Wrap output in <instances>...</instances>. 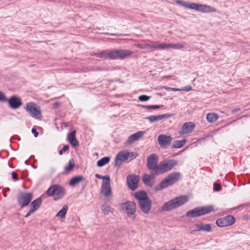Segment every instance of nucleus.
<instances>
[{"label": "nucleus", "mask_w": 250, "mask_h": 250, "mask_svg": "<svg viewBox=\"0 0 250 250\" xmlns=\"http://www.w3.org/2000/svg\"><path fill=\"white\" fill-rule=\"evenodd\" d=\"M102 212L104 215H108L109 212H112L113 209L109 206H102L101 208Z\"/></svg>", "instance_id": "obj_32"}, {"label": "nucleus", "mask_w": 250, "mask_h": 250, "mask_svg": "<svg viewBox=\"0 0 250 250\" xmlns=\"http://www.w3.org/2000/svg\"><path fill=\"white\" fill-rule=\"evenodd\" d=\"M11 175H12V177L13 179H14L15 180H18L17 174L15 172H13L12 173Z\"/></svg>", "instance_id": "obj_46"}, {"label": "nucleus", "mask_w": 250, "mask_h": 250, "mask_svg": "<svg viewBox=\"0 0 250 250\" xmlns=\"http://www.w3.org/2000/svg\"><path fill=\"white\" fill-rule=\"evenodd\" d=\"M42 200L41 197L38 198L31 203L32 208L29 209L28 212L25 216V218L29 217L31 214L33 213L41 206Z\"/></svg>", "instance_id": "obj_19"}, {"label": "nucleus", "mask_w": 250, "mask_h": 250, "mask_svg": "<svg viewBox=\"0 0 250 250\" xmlns=\"http://www.w3.org/2000/svg\"><path fill=\"white\" fill-rule=\"evenodd\" d=\"M67 206L63 205V218H65V214L67 210Z\"/></svg>", "instance_id": "obj_44"}, {"label": "nucleus", "mask_w": 250, "mask_h": 250, "mask_svg": "<svg viewBox=\"0 0 250 250\" xmlns=\"http://www.w3.org/2000/svg\"><path fill=\"white\" fill-rule=\"evenodd\" d=\"M150 99V97L146 95H142L139 97L138 99L141 102H146Z\"/></svg>", "instance_id": "obj_37"}, {"label": "nucleus", "mask_w": 250, "mask_h": 250, "mask_svg": "<svg viewBox=\"0 0 250 250\" xmlns=\"http://www.w3.org/2000/svg\"><path fill=\"white\" fill-rule=\"evenodd\" d=\"M191 89H192V87L190 85H188V86H185L184 87H182L181 90L182 91L188 92V91H190Z\"/></svg>", "instance_id": "obj_41"}, {"label": "nucleus", "mask_w": 250, "mask_h": 250, "mask_svg": "<svg viewBox=\"0 0 250 250\" xmlns=\"http://www.w3.org/2000/svg\"><path fill=\"white\" fill-rule=\"evenodd\" d=\"M63 126H67V125L65 123H63Z\"/></svg>", "instance_id": "obj_52"}, {"label": "nucleus", "mask_w": 250, "mask_h": 250, "mask_svg": "<svg viewBox=\"0 0 250 250\" xmlns=\"http://www.w3.org/2000/svg\"><path fill=\"white\" fill-rule=\"evenodd\" d=\"M240 110V108H234V109H232L231 112H232V114H235L236 112L239 111Z\"/></svg>", "instance_id": "obj_48"}, {"label": "nucleus", "mask_w": 250, "mask_h": 250, "mask_svg": "<svg viewBox=\"0 0 250 250\" xmlns=\"http://www.w3.org/2000/svg\"><path fill=\"white\" fill-rule=\"evenodd\" d=\"M62 188L57 185L50 187L46 191V193L50 196H52L55 200L60 199L62 196Z\"/></svg>", "instance_id": "obj_11"}, {"label": "nucleus", "mask_w": 250, "mask_h": 250, "mask_svg": "<svg viewBox=\"0 0 250 250\" xmlns=\"http://www.w3.org/2000/svg\"><path fill=\"white\" fill-rule=\"evenodd\" d=\"M7 100L4 94L2 92H0V101L5 102Z\"/></svg>", "instance_id": "obj_42"}, {"label": "nucleus", "mask_w": 250, "mask_h": 250, "mask_svg": "<svg viewBox=\"0 0 250 250\" xmlns=\"http://www.w3.org/2000/svg\"><path fill=\"white\" fill-rule=\"evenodd\" d=\"M57 217H60V218H62V208L61 209L57 214Z\"/></svg>", "instance_id": "obj_45"}, {"label": "nucleus", "mask_w": 250, "mask_h": 250, "mask_svg": "<svg viewBox=\"0 0 250 250\" xmlns=\"http://www.w3.org/2000/svg\"><path fill=\"white\" fill-rule=\"evenodd\" d=\"M126 154L127 159L130 158L131 160L135 159L137 157L136 154L134 152H126Z\"/></svg>", "instance_id": "obj_38"}, {"label": "nucleus", "mask_w": 250, "mask_h": 250, "mask_svg": "<svg viewBox=\"0 0 250 250\" xmlns=\"http://www.w3.org/2000/svg\"><path fill=\"white\" fill-rule=\"evenodd\" d=\"M216 224L218 227L220 228L228 227L223 217L217 219Z\"/></svg>", "instance_id": "obj_34"}, {"label": "nucleus", "mask_w": 250, "mask_h": 250, "mask_svg": "<svg viewBox=\"0 0 250 250\" xmlns=\"http://www.w3.org/2000/svg\"><path fill=\"white\" fill-rule=\"evenodd\" d=\"M11 108L17 109L22 104L21 100L16 96H12L8 101Z\"/></svg>", "instance_id": "obj_22"}, {"label": "nucleus", "mask_w": 250, "mask_h": 250, "mask_svg": "<svg viewBox=\"0 0 250 250\" xmlns=\"http://www.w3.org/2000/svg\"><path fill=\"white\" fill-rule=\"evenodd\" d=\"M138 46L139 48L141 49H148V48H153L155 49H162V48L163 46H162V43L161 44H149V43H146L144 44H140L138 45Z\"/></svg>", "instance_id": "obj_23"}, {"label": "nucleus", "mask_w": 250, "mask_h": 250, "mask_svg": "<svg viewBox=\"0 0 250 250\" xmlns=\"http://www.w3.org/2000/svg\"><path fill=\"white\" fill-rule=\"evenodd\" d=\"M164 88L166 89H170L172 91H180V90H181V89H179L178 88H167V87H164Z\"/></svg>", "instance_id": "obj_47"}, {"label": "nucleus", "mask_w": 250, "mask_h": 250, "mask_svg": "<svg viewBox=\"0 0 250 250\" xmlns=\"http://www.w3.org/2000/svg\"><path fill=\"white\" fill-rule=\"evenodd\" d=\"M43 250H45V249H44Z\"/></svg>", "instance_id": "obj_54"}, {"label": "nucleus", "mask_w": 250, "mask_h": 250, "mask_svg": "<svg viewBox=\"0 0 250 250\" xmlns=\"http://www.w3.org/2000/svg\"><path fill=\"white\" fill-rule=\"evenodd\" d=\"M181 176L180 173L178 172H173L169 174L162 180L158 185L156 186L155 190L157 191L161 190L173 185L179 180Z\"/></svg>", "instance_id": "obj_5"}, {"label": "nucleus", "mask_w": 250, "mask_h": 250, "mask_svg": "<svg viewBox=\"0 0 250 250\" xmlns=\"http://www.w3.org/2000/svg\"><path fill=\"white\" fill-rule=\"evenodd\" d=\"M173 116V114L169 113H166L164 114L160 115L161 120L169 118Z\"/></svg>", "instance_id": "obj_39"}, {"label": "nucleus", "mask_w": 250, "mask_h": 250, "mask_svg": "<svg viewBox=\"0 0 250 250\" xmlns=\"http://www.w3.org/2000/svg\"><path fill=\"white\" fill-rule=\"evenodd\" d=\"M158 157L156 154L149 155L147 158L146 166L148 170L154 174H157L159 165H158Z\"/></svg>", "instance_id": "obj_9"}, {"label": "nucleus", "mask_w": 250, "mask_h": 250, "mask_svg": "<svg viewBox=\"0 0 250 250\" xmlns=\"http://www.w3.org/2000/svg\"><path fill=\"white\" fill-rule=\"evenodd\" d=\"M162 46H163L162 49H165L168 48H171L174 49H181L184 47V45L181 43L172 44V43H162Z\"/></svg>", "instance_id": "obj_25"}, {"label": "nucleus", "mask_w": 250, "mask_h": 250, "mask_svg": "<svg viewBox=\"0 0 250 250\" xmlns=\"http://www.w3.org/2000/svg\"><path fill=\"white\" fill-rule=\"evenodd\" d=\"M213 189L215 191H220L221 189V187L220 185L216 183H214Z\"/></svg>", "instance_id": "obj_40"}, {"label": "nucleus", "mask_w": 250, "mask_h": 250, "mask_svg": "<svg viewBox=\"0 0 250 250\" xmlns=\"http://www.w3.org/2000/svg\"><path fill=\"white\" fill-rule=\"evenodd\" d=\"M207 120L209 123L215 122L219 118V115L214 113H208L207 115Z\"/></svg>", "instance_id": "obj_28"}, {"label": "nucleus", "mask_w": 250, "mask_h": 250, "mask_svg": "<svg viewBox=\"0 0 250 250\" xmlns=\"http://www.w3.org/2000/svg\"><path fill=\"white\" fill-rule=\"evenodd\" d=\"M223 218H224V220L228 227L232 225L235 222V219L232 215H227L223 217Z\"/></svg>", "instance_id": "obj_27"}, {"label": "nucleus", "mask_w": 250, "mask_h": 250, "mask_svg": "<svg viewBox=\"0 0 250 250\" xmlns=\"http://www.w3.org/2000/svg\"><path fill=\"white\" fill-rule=\"evenodd\" d=\"M75 166V163L73 159H71L69 161V164L68 166H66L64 167V170L66 172H69L72 170Z\"/></svg>", "instance_id": "obj_31"}, {"label": "nucleus", "mask_w": 250, "mask_h": 250, "mask_svg": "<svg viewBox=\"0 0 250 250\" xmlns=\"http://www.w3.org/2000/svg\"><path fill=\"white\" fill-rule=\"evenodd\" d=\"M195 125L193 122H186L183 125L181 129L179 131L178 134L180 135L187 134L192 132Z\"/></svg>", "instance_id": "obj_16"}, {"label": "nucleus", "mask_w": 250, "mask_h": 250, "mask_svg": "<svg viewBox=\"0 0 250 250\" xmlns=\"http://www.w3.org/2000/svg\"><path fill=\"white\" fill-rule=\"evenodd\" d=\"M31 132H32V133L34 134V135L35 137H38V136L39 135V133L37 131L36 129L32 128V130H31Z\"/></svg>", "instance_id": "obj_43"}, {"label": "nucleus", "mask_w": 250, "mask_h": 250, "mask_svg": "<svg viewBox=\"0 0 250 250\" xmlns=\"http://www.w3.org/2000/svg\"><path fill=\"white\" fill-rule=\"evenodd\" d=\"M186 142V139H183L181 141H175L173 143L172 145V147L177 148H181L185 145Z\"/></svg>", "instance_id": "obj_29"}, {"label": "nucleus", "mask_w": 250, "mask_h": 250, "mask_svg": "<svg viewBox=\"0 0 250 250\" xmlns=\"http://www.w3.org/2000/svg\"><path fill=\"white\" fill-rule=\"evenodd\" d=\"M84 180V177L83 175H78L72 178L69 182V185L74 187L76 184L83 181Z\"/></svg>", "instance_id": "obj_26"}, {"label": "nucleus", "mask_w": 250, "mask_h": 250, "mask_svg": "<svg viewBox=\"0 0 250 250\" xmlns=\"http://www.w3.org/2000/svg\"><path fill=\"white\" fill-rule=\"evenodd\" d=\"M105 35H110L111 36H119L120 34L118 33H104Z\"/></svg>", "instance_id": "obj_49"}, {"label": "nucleus", "mask_w": 250, "mask_h": 250, "mask_svg": "<svg viewBox=\"0 0 250 250\" xmlns=\"http://www.w3.org/2000/svg\"><path fill=\"white\" fill-rule=\"evenodd\" d=\"M110 158L109 157H104L97 161V165L99 167H102L108 164Z\"/></svg>", "instance_id": "obj_30"}, {"label": "nucleus", "mask_w": 250, "mask_h": 250, "mask_svg": "<svg viewBox=\"0 0 250 250\" xmlns=\"http://www.w3.org/2000/svg\"><path fill=\"white\" fill-rule=\"evenodd\" d=\"M145 134V131H140L130 135L126 141L127 145H131L140 139Z\"/></svg>", "instance_id": "obj_20"}, {"label": "nucleus", "mask_w": 250, "mask_h": 250, "mask_svg": "<svg viewBox=\"0 0 250 250\" xmlns=\"http://www.w3.org/2000/svg\"><path fill=\"white\" fill-rule=\"evenodd\" d=\"M163 106V105H141V107L143 108L146 109H157L160 108L161 107Z\"/></svg>", "instance_id": "obj_36"}, {"label": "nucleus", "mask_w": 250, "mask_h": 250, "mask_svg": "<svg viewBox=\"0 0 250 250\" xmlns=\"http://www.w3.org/2000/svg\"><path fill=\"white\" fill-rule=\"evenodd\" d=\"M177 164V161L174 159L164 161L159 164L157 174H162L171 170Z\"/></svg>", "instance_id": "obj_7"}, {"label": "nucleus", "mask_w": 250, "mask_h": 250, "mask_svg": "<svg viewBox=\"0 0 250 250\" xmlns=\"http://www.w3.org/2000/svg\"><path fill=\"white\" fill-rule=\"evenodd\" d=\"M126 181L129 188L134 190L138 186L139 177L136 175H129L126 177Z\"/></svg>", "instance_id": "obj_15"}, {"label": "nucleus", "mask_w": 250, "mask_h": 250, "mask_svg": "<svg viewBox=\"0 0 250 250\" xmlns=\"http://www.w3.org/2000/svg\"><path fill=\"white\" fill-rule=\"evenodd\" d=\"M132 54L133 52L129 50L114 49L102 50L100 52L94 53L91 56L104 59L122 60L131 55Z\"/></svg>", "instance_id": "obj_1"}, {"label": "nucleus", "mask_w": 250, "mask_h": 250, "mask_svg": "<svg viewBox=\"0 0 250 250\" xmlns=\"http://www.w3.org/2000/svg\"><path fill=\"white\" fill-rule=\"evenodd\" d=\"M127 159H128L126 152L123 151L119 152L115 157L114 161V166L117 169H119L120 167L122 162H125Z\"/></svg>", "instance_id": "obj_17"}, {"label": "nucleus", "mask_w": 250, "mask_h": 250, "mask_svg": "<svg viewBox=\"0 0 250 250\" xmlns=\"http://www.w3.org/2000/svg\"><path fill=\"white\" fill-rule=\"evenodd\" d=\"M188 198L187 195H182L176 197L166 202L161 207L163 211H168L175 209L188 202Z\"/></svg>", "instance_id": "obj_4"}, {"label": "nucleus", "mask_w": 250, "mask_h": 250, "mask_svg": "<svg viewBox=\"0 0 250 250\" xmlns=\"http://www.w3.org/2000/svg\"><path fill=\"white\" fill-rule=\"evenodd\" d=\"M158 174H154L153 172H151V174H144L142 180L143 183L147 186L151 187L155 183V177Z\"/></svg>", "instance_id": "obj_18"}, {"label": "nucleus", "mask_w": 250, "mask_h": 250, "mask_svg": "<svg viewBox=\"0 0 250 250\" xmlns=\"http://www.w3.org/2000/svg\"><path fill=\"white\" fill-rule=\"evenodd\" d=\"M26 111L35 119L41 120L42 118L41 112L36 104L33 102L27 103L25 108Z\"/></svg>", "instance_id": "obj_10"}, {"label": "nucleus", "mask_w": 250, "mask_h": 250, "mask_svg": "<svg viewBox=\"0 0 250 250\" xmlns=\"http://www.w3.org/2000/svg\"><path fill=\"white\" fill-rule=\"evenodd\" d=\"M134 197L138 200V206L143 213L147 214L151 208L152 203L144 190H140L134 193Z\"/></svg>", "instance_id": "obj_3"}, {"label": "nucleus", "mask_w": 250, "mask_h": 250, "mask_svg": "<svg viewBox=\"0 0 250 250\" xmlns=\"http://www.w3.org/2000/svg\"><path fill=\"white\" fill-rule=\"evenodd\" d=\"M172 250H176V249H172Z\"/></svg>", "instance_id": "obj_53"}, {"label": "nucleus", "mask_w": 250, "mask_h": 250, "mask_svg": "<svg viewBox=\"0 0 250 250\" xmlns=\"http://www.w3.org/2000/svg\"><path fill=\"white\" fill-rule=\"evenodd\" d=\"M146 119L149 121L150 123H153L154 122H158L161 120L160 115L157 116L152 115L146 118Z\"/></svg>", "instance_id": "obj_33"}, {"label": "nucleus", "mask_w": 250, "mask_h": 250, "mask_svg": "<svg viewBox=\"0 0 250 250\" xmlns=\"http://www.w3.org/2000/svg\"><path fill=\"white\" fill-rule=\"evenodd\" d=\"M213 205H210L205 206L196 207L188 211L186 214L188 217H197L203 216L210 212L217 211Z\"/></svg>", "instance_id": "obj_6"}, {"label": "nucleus", "mask_w": 250, "mask_h": 250, "mask_svg": "<svg viewBox=\"0 0 250 250\" xmlns=\"http://www.w3.org/2000/svg\"><path fill=\"white\" fill-rule=\"evenodd\" d=\"M121 207L127 214L133 215L136 210V205L134 202L127 201L123 203Z\"/></svg>", "instance_id": "obj_13"}, {"label": "nucleus", "mask_w": 250, "mask_h": 250, "mask_svg": "<svg viewBox=\"0 0 250 250\" xmlns=\"http://www.w3.org/2000/svg\"><path fill=\"white\" fill-rule=\"evenodd\" d=\"M59 154H60V155H62V149L59 151Z\"/></svg>", "instance_id": "obj_51"}, {"label": "nucleus", "mask_w": 250, "mask_h": 250, "mask_svg": "<svg viewBox=\"0 0 250 250\" xmlns=\"http://www.w3.org/2000/svg\"><path fill=\"white\" fill-rule=\"evenodd\" d=\"M95 177L98 179H103L104 180L103 182L110 181V177L109 175L102 176L99 174H96Z\"/></svg>", "instance_id": "obj_35"}, {"label": "nucleus", "mask_w": 250, "mask_h": 250, "mask_svg": "<svg viewBox=\"0 0 250 250\" xmlns=\"http://www.w3.org/2000/svg\"><path fill=\"white\" fill-rule=\"evenodd\" d=\"M69 146L68 145L63 146V152L69 149Z\"/></svg>", "instance_id": "obj_50"}, {"label": "nucleus", "mask_w": 250, "mask_h": 250, "mask_svg": "<svg viewBox=\"0 0 250 250\" xmlns=\"http://www.w3.org/2000/svg\"><path fill=\"white\" fill-rule=\"evenodd\" d=\"M33 198V195L31 192H20L17 196L18 205L22 208L29 205Z\"/></svg>", "instance_id": "obj_8"}, {"label": "nucleus", "mask_w": 250, "mask_h": 250, "mask_svg": "<svg viewBox=\"0 0 250 250\" xmlns=\"http://www.w3.org/2000/svg\"><path fill=\"white\" fill-rule=\"evenodd\" d=\"M195 227L198 229V230H203L206 232H210L212 229L211 225L209 224H205L203 223H201L196 224Z\"/></svg>", "instance_id": "obj_24"}, {"label": "nucleus", "mask_w": 250, "mask_h": 250, "mask_svg": "<svg viewBox=\"0 0 250 250\" xmlns=\"http://www.w3.org/2000/svg\"><path fill=\"white\" fill-rule=\"evenodd\" d=\"M100 193L107 199L112 198V192L110 186V181L102 182Z\"/></svg>", "instance_id": "obj_12"}, {"label": "nucleus", "mask_w": 250, "mask_h": 250, "mask_svg": "<svg viewBox=\"0 0 250 250\" xmlns=\"http://www.w3.org/2000/svg\"><path fill=\"white\" fill-rule=\"evenodd\" d=\"M175 2L185 8L194 10L202 13H213L216 11L215 8L206 4L185 1L182 0H177L175 1Z\"/></svg>", "instance_id": "obj_2"}, {"label": "nucleus", "mask_w": 250, "mask_h": 250, "mask_svg": "<svg viewBox=\"0 0 250 250\" xmlns=\"http://www.w3.org/2000/svg\"><path fill=\"white\" fill-rule=\"evenodd\" d=\"M76 130H74L67 135V140L73 147L79 146V142L76 137Z\"/></svg>", "instance_id": "obj_21"}, {"label": "nucleus", "mask_w": 250, "mask_h": 250, "mask_svg": "<svg viewBox=\"0 0 250 250\" xmlns=\"http://www.w3.org/2000/svg\"><path fill=\"white\" fill-rule=\"evenodd\" d=\"M172 137L164 134H161L158 137V142L161 147L165 149L170 146L172 141Z\"/></svg>", "instance_id": "obj_14"}]
</instances>
